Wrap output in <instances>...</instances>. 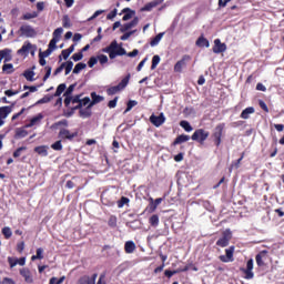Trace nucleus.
<instances>
[{
  "instance_id": "20e7f679",
  "label": "nucleus",
  "mask_w": 284,
  "mask_h": 284,
  "mask_svg": "<svg viewBox=\"0 0 284 284\" xmlns=\"http://www.w3.org/2000/svg\"><path fill=\"white\" fill-rule=\"evenodd\" d=\"M210 133L209 131L204 130V129H197L194 131V133H192L191 140L194 142L200 143L201 145L204 144L205 140H207Z\"/></svg>"
},
{
  "instance_id": "4c0bfd02",
  "label": "nucleus",
  "mask_w": 284,
  "mask_h": 284,
  "mask_svg": "<svg viewBox=\"0 0 284 284\" xmlns=\"http://www.w3.org/2000/svg\"><path fill=\"white\" fill-rule=\"evenodd\" d=\"M42 253H43V250L42 248H38L36 251V255L31 256V261H41V260H43L44 256L42 255Z\"/></svg>"
},
{
  "instance_id": "79ce46f5",
  "label": "nucleus",
  "mask_w": 284,
  "mask_h": 284,
  "mask_svg": "<svg viewBox=\"0 0 284 284\" xmlns=\"http://www.w3.org/2000/svg\"><path fill=\"white\" fill-rule=\"evenodd\" d=\"M54 99V95H45L43 98H41L37 104H47L49 102H51Z\"/></svg>"
},
{
  "instance_id": "7ed1b4c3",
  "label": "nucleus",
  "mask_w": 284,
  "mask_h": 284,
  "mask_svg": "<svg viewBox=\"0 0 284 284\" xmlns=\"http://www.w3.org/2000/svg\"><path fill=\"white\" fill-rule=\"evenodd\" d=\"M224 129H225V123H219V124H216L215 129L213 130L212 139H213V143L215 144L216 148L221 146Z\"/></svg>"
},
{
  "instance_id": "13d9d810",
  "label": "nucleus",
  "mask_w": 284,
  "mask_h": 284,
  "mask_svg": "<svg viewBox=\"0 0 284 284\" xmlns=\"http://www.w3.org/2000/svg\"><path fill=\"white\" fill-rule=\"evenodd\" d=\"M62 26L64 29H69L71 27L69 16H63Z\"/></svg>"
},
{
  "instance_id": "c9c22d12",
  "label": "nucleus",
  "mask_w": 284,
  "mask_h": 284,
  "mask_svg": "<svg viewBox=\"0 0 284 284\" xmlns=\"http://www.w3.org/2000/svg\"><path fill=\"white\" fill-rule=\"evenodd\" d=\"M108 225H109V227H111V229L118 227V217H115V215L109 216Z\"/></svg>"
},
{
  "instance_id": "2f4dec72",
  "label": "nucleus",
  "mask_w": 284,
  "mask_h": 284,
  "mask_svg": "<svg viewBox=\"0 0 284 284\" xmlns=\"http://www.w3.org/2000/svg\"><path fill=\"white\" fill-rule=\"evenodd\" d=\"M62 64H64V67H63L64 75H69L70 72H72V69H73V62L72 61H67V62H63Z\"/></svg>"
},
{
  "instance_id": "f3484780",
  "label": "nucleus",
  "mask_w": 284,
  "mask_h": 284,
  "mask_svg": "<svg viewBox=\"0 0 284 284\" xmlns=\"http://www.w3.org/2000/svg\"><path fill=\"white\" fill-rule=\"evenodd\" d=\"M81 100V94L74 95L73 98L71 95H67L63 100L64 108H69L70 104H78Z\"/></svg>"
},
{
  "instance_id": "9d476101",
  "label": "nucleus",
  "mask_w": 284,
  "mask_h": 284,
  "mask_svg": "<svg viewBox=\"0 0 284 284\" xmlns=\"http://www.w3.org/2000/svg\"><path fill=\"white\" fill-rule=\"evenodd\" d=\"M191 61V55H182V59L174 64V72H183V68L186 67V62Z\"/></svg>"
},
{
  "instance_id": "72a5a7b5",
  "label": "nucleus",
  "mask_w": 284,
  "mask_h": 284,
  "mask_svg": "<svg viewBox=\"0 0 284 284\" xmlns=\"http://www.w3.org/2000/svg\"><path fill=\"white\" fill-rule=\"evenodd\" d=\"M65 83H60L59 87H57V91L53 93V97L59 98L63 92H65Z\"/></svg>"
},
{
  "instance_id": "e2e57ef3",
  "label": "nucleus",
  "mask_w": 284,
  "mask_h": 284,
  "mask_svg": "<svg viewBox=\"0 0 284 284\" xmlns=\"http://www.w3.org/2000/svg\"><path fill=\"white\" fill-rule=\"evenodd\" d=\"M82 59H83L82 52H78V53H74L73 55H71V60H73L74 62H79Z\"/></svg>"
},
{
  "instance_id": "58836bf2",
  "label": "nucleus",
  "mask_w": 284,
  "mask_h": 284,
  "mask_svg": "<svg viewBox=\"0 0 284 284\" xmlns=\"http://www.w3.org/2000/svg\"><path fill=\"white\" fill-rule=\"evenodd\" d=\"M156 6H159V2L151 1L150 3H146L145 7L142 8V11L150 12L152 11L153 8H156Z\"/></svg>"
},
{
  "instance_id": "9b49d317",
  "label": "nucleus",
  "mask_w": 284,
  "mask_h": 284,
  "mask_svg": "<svg viewBox=\"0 0 284 284\" xmlns=\"http://www.w3.org/2000/svg\"><path fill=\"white\" fill-rule=\"evenodd\" d=\"M213 44H214V45H213V49H212L213 53L220 54V53L226 51V44H225V43H222V42H221V39H215V40L213 41Z\"/></svg>"
},
{
  "instance_id": "052dcab7",
  "label": "nucleus",
  "mask_w": 284,
  "mask_h": 284,
  "mask_svg": "<svg viewBox=\"0 0 284 284\" xmlns=\"http://www.w3.org/2000/svg\"><path fill=\"white\" fill-rule=\"evenodd\" d=\"M10 53H11V50H9V49H4V50L0 51V63L3 59H6L8 55H10Z\"/></svg>"
},
{
  "instance_id": "de8ad7c7",
  "label": "nucleus",
  "mask_w": 284,
  "mask_h": 284,
  "mask_svg": "<svg viewBox=\"0 0 284 284\" xmlns=\"http://www.w3.org/2000/svg\"><path fill=\"white\" fill-rule=\"evenodd\" d=\"M135 32H136V30L126 31L124 34H122V37H120V41H128V39L131 38L132 36H134Z\"/></svg>"
},
{
  "instance_id": "4be33fe9",
  "label": "nucleus",
  "mask_w": 284,
  "mask_h": 284,
  "mask_svg": "<svg viewBox=\"0 0 284 284\" xmlns=\"http://www.w3.org/2000/svg\"><path fill=\"white\" fill-rule=\"evenodd\" d=\"M91 103V99L90 98H83L82 100H80V102H78L77 106L71 108V110L77 111V110H81L82 108H85L88 105H90Z\"/></svg>"
},
{
  "instance_id": "5701e85b",
  "label": "nucleus",
  "mask_w": 284,
  "mask_h": 284,
  "mask_svg": "<svg viewBox=\"0 0 284 284\" xmlns=\"http://www.w3.org/2000/svg\"><path fill=\"white\" fill-rule=\"evenodd\" d=\"M104 98L102 95H98L97 92L91 93V103L90 108H93L94 104L103 102Z\"/></svg>"
},
{
  "instance_id": "3c124183",
  "label": "nucleus",
  "mask_w": 284,
  "mask_h": 284,
  "mask_svg": "<svg viewBox=\"0 0 284 284\" xmlns=\"http://www.w3.org/2000/svg\"><path fill=\"white\" fill-rule=\"evenodd\" d=\"M24 79L28 81H34V71H24Z\"/></svg>"
},
{
  "instance_id": "e433bc0d",
  "label": "nucleus",
  "mask_w": 284,
  "mask_h": 284,
  "mask_svg": "<svg viewBox=\"0 0 284 284\" xmlns=\"http://www.w3.org/2000/svg\"><path fill=\"white\" fill-rule=\"evenodd\" d=\"M2 70L4 74H13L14 72L13 64L11 63L3 64Z\"/></svg>"
},
{
  "instance_id": "f8f14e48",
  "label": "nucleus",
  "mask_w": 284,
  "mask_h": 284,
  "mask_svg": "<svg viewBox=\"0 0 284 284\" xmlns=\"http://www.w3.org/2000/svg\"><path fill=\"white\" fill-rule=\"evenodd\" d=\"M13 106H0V128L4 124V119L11 114Z\"/></svg>"
},
{
  "instance_id": "a19ab883",
  "label": "nucleus",
  "mask_w": 284,
  "mask_h": 284,
  "mask_svg": "<svg viewBox=\"0 0 284 284\" xmlns=\"http://www.w3.org/2000/svg\"><path fill=\"white\" fill-rule=\"evenodd\" d=\"M160 61V55H153V58L151 59V70H155Z\"/></svg>"
},
{
  "instance_id": "473e14b6",
  "label": "nucleus",
  "mask_w": 284,
  "mask_h": 284,
  "mask_svg": "<svg viewBox=\"0 0 284 284\" xmlns=\"http://www.w3.org/2000/svg\"><path fill=\"white\" fill-rule=\"evenodd\" d=\"M84 69H87V64L83 62H79L74 65L73 74H80V72Z\"/></svg>"
},
{
  "instance_id": "a18cd8bd",
  "label": "nucleus",
  "mask_w": 284,
  "mask_h": 284,
  "mask_svg": "<svg viewBox=\"0 0 284 284\" xmlns=\"http://www.w3.org/2000/svg\"><path fill=\"white\" fill-rule=\"evenodd\" d=\"M26 136H28V131H26L24 129L16 130V138L23 139Z\"/></svg>"
},
{
  "instance_id": "393cba45",
  "label": "nucleus",
  "mask_w": 284,
  "mask_h": 284,
  "mask_svg": "<svg viewBox=\"0 0 284 284\" xmlns=\"http://www.w3.org/2000/svg\"><path fill=\"white\" fill-rule=\"evenodd\" d=\"M135 248H136V246H135L134 242H132V241L125 242L124 251H125L126 254L134 253Z\"/></svg>"
},
{
  "instance_id": "c03bdc74",
  "label": "nucleus",
  "mask_w": 284,
  "mask_h": 284,
  "mask_svg": "<svg viewBox=\"0 0 284 284\" xmlns=\"http://www.w3.org/2000/svg\"><path fill=\"white\" fill-rule=\"evenodd\" d=\"M62 33H63V29L60 27V28H57L54 31H53V38L52 40H59L60 41V38L62 37Z\"/></svg>"
},
{
  "instance_id": "4468645a",
  "label": "nucleus",
  "mask_w": 284,
  "mask_h": 284,
  "mask_svg": "<svg viewBox=\"0 0 284 284\" xmlns=\"http://www.w3.org/2000/svg\"><path fill=\"white\" fill-rule=\"evenodd\" d=\"M136 24H139V18L135 17V18H133L132 21L122 24V26L120 27V32H121V33H125V32H128L129 30H131L132 28L136 27Z\"/></svg>"
},
{
  "instance_id": "39448f33",
  "label": "nucleus",
  "mask_w": 284,
  "mask_h": 284,
  "mask_svg": "<svg viewBox=\"0 0 284 284\" xmlns=\"http://www.w3.org/2000/svg\"><path fill=\"white\" fill-rule=\"evenodd\" d=\"M231 240H232V231L227 229L222 232V237H220L216 241V246H219L220 248H225L226 246H229Z\"/></svg>"
},
{
  "instance_id": "09e8293b",
  "label": "nucleus",
  "mask_w": 284,
  "mask_h": 284,
  "mask_svg": "<svg viewBox=\"0 0 284 284\" xmlns=\"http://www.w3.org/2000/svg\"><path fill=\"white\" fill-rule=\"evenodd\" d=\"M44 70H45V74L43 75V79H42L43 82L48 81V79L51 78L52 67L47 65Z\"/></svg>"
},
{
  "instance_id": "bf43d9fd",
  "label": "nucleus",
  "mask_w": 284,
  "mask_h": 284,
  "mask_svg": "<svg viewBox=\"0 0 284 284\" xmlns=\"http://www.w3.org/2000/svg\"><path fill=\"white\" fill-rule=\"evenodd\" d=\"M71 54H72V52H70V51H62V53L59 55V61L62 62V58H63V60H68Z\"/></svg>"
},
{
  "instance_id": "c85d7f7f",
  "label": "nucleus",
  "mask_w": 284,
  "mask_h": 284,
  "mask_svg": "<svg viewBox=\"0 0 284 284\" xmlns=\"http://www.w3.org/2000/svg\"><path fill=\"white\" fill-rule=\"evenodd\" d=\"M149 223H150L151 227H159V223H160L159 215H156V214L151 215V217L149 219Z\"/></svg>"
},
{
  "instance_id": "864d4df0",
  "label": "nucleus",
  "mask_w": 284,
  "mask_h": 284,
  "mask_svg": "<svg viewBox=\"0 0 284 284\" xmlns=\"http://www.w3.org/2000/svg\"><path fill=\"white\" fill-rule=\"evenodd\" d=\"M1 233H3V236H4V239H10L11 237V235H12V232H11V229L10 227H3L2 230H1Z\"/></svg>"
},
{
  "instance_id": "5fc2aeb1",
  "label": "nucleus",
  "mask_w": 284,
  "mask_h": 284,
  "mask_svg": "<svg viewBox=\"0 0 284 284\" xmlns=\"http://www.w3.org/2000/svg\"><path fill=\"white\" fill-rule=\"evenodd\" d=\"M95 59L99 61V64H106L109 61L108 57L104 54H100Z\"/></svg>"
},
{
  "instance_id": "49530a36",
  "label": "nucleus",
  "mask_w": 284,
  "mask_h": 284,
  "mask_svg": "<svg viewBox=\"0 0 284 284\" xmlns=\"http://www.w3.org/2000/svg\"><path fill=\"white\" fill-rule=\"evenodd\" d=\"M130 202V200L125 196L120 197V200L118 201V209H122L124 207V205H128Z\"/></svg>"
},
{
  "instance_id": "6e6d98bb",
  "label": "nucleus",
  "mask_w": 284,
  "mask_h": 284,
  "mask_svg": "<svg viewBox=\"0 0 284 284\" xmlns=\"http://www.w3.org/2000/svg\"><path fill=\"white\" fill-rule=\"evenodd\" d=\"M26 150H27L26 146H19L18 150L14 151L13 158H14V159L20 158V156H21V152H24Z\"/></svg>"
},
{
  "instance_id": "412c9836",
  "label": "nucleus",
  "mask_w": 284,
  "mask_h": 284,
  "mask_svg": "<svg viewBox=\"0 0 284 284\" xmlns=\"http://www.w3.org/2000/svg\"><path fill=\"white\" fill-rule=\"evenodd\" d=\"M190 140H191L190 135H185V134L178 135V138L174 139L173 141V146L181 145L185 142H189Z\"/></svg>"
},
{
  "instance_id": "6ab92c4d",
  "label": "nucleus",
  "mask_w": 284,
  "mask_h": 284,
  "mask_svg": "<svg viewBox=\"0 0 284 284\" xmlns=\"http://www.w3.org/2000/svg\"><path fill=\"white\" fill-rule=\"evenodd\" d=\"M267 251L264 250V251H261L260 253H257L256 255V264H257V267H264V260L267 258Z\"/></svg>"
},
{
  "instance_id": "37998d69",
  "label": "nucleus",
  "mask_w": 284,
  "mask_h": 284,
  "mask_svg": "<svg viewBox=\"0 0 284 284\" xmlns=\"http://www.w3.org/2000/svg\"><path fill=\"white\" fill-rule=\"evenodd\" d=\"M180 126L184 129L185 132L190 133L192 131V126L189 121H181Z\"/></svg>"
},
{
  "instance_id": "b1692460",
  "label": "nucleus",
  "mask_w": 284,
  "mask_h": 284,
  "mask_svg": "<svg viewBox=\"0 0 284 284\" xmlns=\"http://www.w3.org/2000/svg\"><path fill=\"white\" fill-rule=\"evenodd\" d=\"M251 114H254V106H247L244 109L243 112H241L240 118L248 120Z\"/></svg>"
},
{
  "instance_id": "dca6fc26",
  "label": "nucleus",
  "mask_w": 284,
  "mask_h": 284,
  "mask_svg": "<svg viewBox=\"0 0 284 284\" xmlns=\"http://www.w3.org/2000/svg\"><path fill=\"white\" fill-rule=\"evenodd\" d=\"M124 14V17H122V21L128 22L129 20H131L132 18H134L135 16V11L132 10L131 8H124L122 9V11H120L119 16Z\"/></svg>"
},
{
  "instance_id": "a878e982",
  "label": "nucleus",
  "mask_w": 284,
  "mask_h": 284,
  "mask_svg": "<svg viewBox=\"0 0 284 284\" xmlns=\"http://www.w3.org/2000/svg\"><path fill=\"white\" fill-rule=\"evenodd\" d=\"M34 152L38 153L40 156H48V146L47 145L36 146Z\"/></svg>"
},
{
  "instance_id": "8fccbe9b",
  "label": "nucleus",
  "mask_w": 284,
  "mask_h": 284,
  "mask_svg": "<svg viewBox=\"0 0 284 284\" xmlns=\"http://www.w3.org/2000/svg\"><path fill=\"white\" fill-rule=\"evenodd\" d=\"M136 104L138 102L135 100H130L129 102H126L125 112H131V110L135 108Z\"/></svg>"
},
{
  "instance_id": "69168bd1",
  "label": "nucleus",
  "mask_w": 284,
  "mask_h": 284,
  "mask_svg": "<svg viewBox=\"0 0 284 284\" xmlns=\"http://www.w3.org/2000/svg\"><path fill=\"white\" fill-rule=\"evenodd\" d=\"M118 100H119V98L115 97L114 100L109 101L108 102V108L109 109H114L118 105Z\"/></svg>"
},
{
  "instance_id": "774afa93",
  "label": "nucleus",
  "mask_w": 284,
  "mask_h": 284,
  "mask_svg": "<svg viewBox=\"0 0 284 284\" xmlns=\"http://www.w3.org/2000/svg\"><path fill=\"white\" fill-rule=\"evenodd\" d=\"M97 284H106V274L99 275V280Z\"/></svg>"
},
{
  "instance_id": "f03ea898",
  "label": "nucleus",
  "mask_w": 284,
  "mask_h": 284,
  "mask_svg": "<svg viewBox=\"0 0 284 284\" xmlns=\"http://www.w3.org/2000/svg\"><path fill=\"white\" fill-rule=\"evenodd\" d=\"M130 80H131V74H126V77L124 79H122L118 85L109 87V89L105 90V93L109 97L121 93V91L124 90L128 87Z\"/></svg>"
},
{
  "instance_id": "4d7b16f0",
  "label": "nucleus",
  "mask_w": 284,
  "mask_h": 284,
  "mask_svg": "<svg viewBox=\"0 0 284 284\" xmlns=\"http://www.w3.org/2000/svg\"><path fill=\"white\" fill-rule=\"evenodd\" d=\"M74 90H75V84H70L69 89L64 91L63 97H71Z\"/></svg>"
},
{
  "instance_id": "f704fd0d",
  "label": "nucleus",
  "mask_w": 284,
  "mask_h": 284,
  "mask_svg": "<svg viewBox=\"0 0 284 284\" xmlns=\"http://www.w3.org/2000/svg\"><path fill=\"white\" fill-rule=\"evenodd\" d=\"M50 148L55 151V152H60L63 150V145H62V140H58L55 142H53L52 145H50Z\"/></svg>"
},
{
  "instance_id": "1a4fd4ad",
  "label": "nucleus",
  "mask_w": 284,
  "mask_h": 284,
  "mask_svg": "<svg viewBox=\"0 0 284 284\" xmlns=\"http://www.w3.org/2000/svg\"><path fill=\"white\" fill-rule=\"evenodd\" d=\"M166 119L163 113L160 115L151 114L150 116V123L154 125V128H161L163 123H165Z\"/></svg>"
},
{
  "instance_id": "f257e3e1",
  "label": "nucleus",
  "mask_w": 284,
  "mask_h": 284,
  "mask_svg": "<svg viewBox=\"0 0 284 284\" xmlns=\"http://www.w3.org/2000/svg\"><path fill=\"white\" fill-rule=\"evenodd\" d=\"M104 53L109 54V59L114 60L118 57L126 55L128 58H135L139 55V50L133 49L132 52H126L124 48H122L118 41H112L108 47L101 50Z\"/></svg>"
},
{
  "instance_id": "7c9ffc66",
  "label": "nucleus",
  "mask_w": 284,
  "mask_h": 284,
  "mask_svg": "<svg viewBox=\"0 0 284 284\" xmlns=\"http://www.w3.org/2000/svg\"><path fill=\"white\" fill-rule=\"evenodd\" d=\"M39 17V12L38 11H32V13H24L22 14V20L28 21V20H32Z\"/></svg>"
},
{
  "instance_id": "338daca9",
  "label": "nucleus",
  "mask_w": 284,
  "mask_h": 284,
  "mask_svg": "<svg viewBox=\"0 0 284 284\" xmlns=\"http://www.w3.org/2000/svg\"><path fill=\"white\" fill-rule=\"evenodd\" d=\"M98 62L97 57H91L90 60H88V67L93 68Z\"/></svg>"
},
{
  "instance_id": "ea45409f",
  "label": "nucleus",
  "mask_w": 284,
  "mask_h": 284,
  "mask_svg": "<svg viewBox=\"0 0 284 284\" xmlns=\"http://www.w3.org/2000/svg\"><path fill=\"white\" fill-rule=\"evenodd\" d=\"M42 118H43L42 114H39L38 116L32 118L31 121L29 122V124L26 125V128L34 126L39 121L42 120Z\"/></svg>"
},
{
  "instance_id": "c756f323",
  "label": "nucleus",
  "mask_w": 284,
  "mask_h": 284,
  "mask_svg": "<svg viewBox=\"0 0 284 284\" xmlns=\"http://www.w3.org/2000/svg\"><path fill=\"white\" fill-rule=\"evenodd\" d=\"M165 33H158L156 37H154L153 39H151L150 41V45L151 47H155L159 45L160 41H162V38Z\"/></svg>"
},
{
  "instance_id": "aec40b11",
  "label": "nucleus",
  "mask_w": 284,
  "mask_h": 284,
  "mask_svg": "<svg viewBox=\"0 0 284 284\" xmlns=\"http://www.w3.org/2000/svg\"><path fill=\"white\" fill-rule=\"evenodd\" d=\"M32 49V44L29 41H26L24 44H22L21 49L18 50V55L28 57L29 50Z\"/></svg>"
},
{
  "instance_id": "cd10ccee",
  "label": "nucleus",
  "mask_w": 284,
  "mask_h": 284,
  "mask_svg": "<svg viewBox=\"0 0 284 284\" xmlns=\"http://www.w3.org/2000/svg\"><path fill=\"white\" fill-rule=\"evenodd\" d=\"M91 108L90 105H88L85 109H79L80 110V116L83 119H88L91 116Z\"/></svg>"
},
{
  "instance_id": "bb28decb",
  "label": "nucleus",
  "mask_w": 284,
  "mask_h": 284,
  "mask_svg": "<svg viewBox=\"0 0 284 284\" xmlns=\"http://www.w3.org/2000/svg\"><path fill=\"white\" fill-rule=\"evenodd\" d=\"M195 45H197L199 48H209L210 43L209 40L204 37H199L197 41H195Z\"/></svg>"
},
{
  "instance_id": "0eeeda50",
  "label": "nucleus",
  "mask_w": 284,
  "mask_h": 284,
  "mask_svg": "<svg viewBox=\"0 0 284 284\" xmlns=\"http://www.w3.org/2000/svg\"><path fill=\"white\" fill-rule=\"evenodd\" d=\"M235 254V246H230L225 250V255H220L219 261L222 263H233V255Z\"/></svg>"
},
{
  "instance_id": "2eb2a0df",
  "label": "nucleus",
  "mask_w": 284,
  "mask_h": 284,
  "mask_svg": "<svg viewBox=\"0 0 284 284\" xmlns=\"http://www.w3.org/2000/svg\"><path fill=\"white\" fill-rule=\"evenodd\" d=\"M98 274L94 273L93 276L84 275L78 280L77 284H97Z\"/></svg>"
},
{
  "instance_id": "6e6552de",
  "label": "nucleus",
  "mask_w": 284,
  "mask_h": 284,
  "mask_svg": "<svg viewBox=\"0 0 284 284\" xmlns=\"http://www.w3.org/2000/svg\"><path fill=\"white\" fill-rule=\"evenodd\" d=\"M78 136H79L78 131L70 132L69 129H60L59 139L61 141H65V140L72 141L73 139H75Z\"/></svg>"
},
{
  "instance_id": "423d86ee",
  "label": "nucleus",
  "mask_w": 284,
  "mask_h": 284,
  "mask_svg": "<svg viewBox=\"0 0 284 284\" xmlns=\"http://www.w3.org/2000/svg\"><path fill=\"white\" fill-rule=\"evenodd\" d=\"M19 32H21V37L33 39L38 36V32L29 24H22L19 28Z\"/></svg>"
},
{
  "instance_id": "0e129e2a",
  "label": "nucleus",
  "mask_w": 284,
  "mask_h": 284,
  "mask_svg": "<svg viewBox=\"0 0 284 284\" xmlns=\"http://www.w3.org/2000/svg\"><path fill=\"white\" fill-rule=\"evenodd\" d=\"M60 40L51 39L50 42H49V49H47V50H55L57 49V43Z\"/></svg>"
},
{
  "instance_id": "a211bd4d",
  "label": "nucleus",
  "mask_w": 284,
  "mask_h": 284,
  "mask_svg": "<svg viewBox=\"0 0 284 284\" xmlns=\"http://www.w3.org/2000/svg\"><path fill=\"white\" fill-rule=\"evenodd\" d=\"M253 271V260H247L246 270H243L244 278L252 280L254 277Z\"/></svg>"
},
{
  "instance_id": "ddd939ff",
  "label": "nucleus",
  "mask_w": 284,
  "mask_h": 284,
  "mask_svg": "<svg viewBox=\"0 0 284 284\" xmlns=\"http://www.w3.org/2000/svg\"><path fill=\"white\" fill-rule=\"evenodd\" d=\"M19 275H21L22 278H24V282L28 284L34 282V280L32 278V273L28 267H22L21 270H19Z\"/></svg>"
},
{
  "instance_id": "680f3d73",
  "label": "nucleus",
  "mask_w": 284,
  "mask_h": 284,
  "mask_svg": "<svg viewBox=\"0 0 284 284\" xmlns=\"http://www.w3.org/2000/svg\"><path fill=\"white\" fill-rule=\"evenodd\" d=\"M52 52H54L53 49H47L45 51L39 53V58H49Z\"/></svg>"
},
{
  "instance_id": "603ef678",
  "label": "nucleus",
  "mask_w": 284,
  "mask_h": 284,
  "mask_svg": "<svg viewBox=\"0 0 284 284\" xmlns=\"http://www.w3.org/2000/svg\"><path fill=\"white\" fill-rule=\"evenodd\" d=\"M63 281H65V276H62V277H60V278L52 277V278H50L49 284H62Z\"/></svg>"
}]
</instances>
